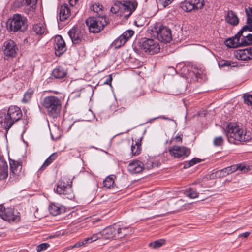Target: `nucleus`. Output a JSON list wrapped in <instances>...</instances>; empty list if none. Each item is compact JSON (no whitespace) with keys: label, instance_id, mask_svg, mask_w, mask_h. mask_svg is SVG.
I'll return each mask as SVG.
<instances>
[{"label":"nucleus","instance_id":"nucleus-1","mask_svg":"<svg viewBox=\"0 0 252 252\" xmlns=\"http://www.w3.org/2000/svg\"><path fill=\"white\" fill-rule=\"evenodd\" d=\"M226 136L229 142L236 143L237 141L246 142L251 139V133L234 123H229L226 128Z\"/></svg>","mask_w":252,"mask_h":252},{"label":"nucleus","instance_id":"nucleus-2","mask_svg":"<svg viewBox=\"0 0 252 252\" xmlns=\"http://www.w3.org/2000/svg\"><path fill=\"white\" fill-rule=\"evenodd\" d=\"M131 232V228L122 222H118L106 227L101 231L103 239L121 238Z\"/></svg>","mask_w":252,"mask_h":252},{"label":"nucleus","instance_id":"nucleus-3","mask_svg":"<svg viewBox=\"0 0 252 252\" xmlns=\"http://www.w3.org/2000/svg\"><path fill=\"white\" fill-rule=\"evenodd\" d=\"M42 106L47 110L49 116L56 118L60 113L62 103L61 100L55 96L45 97L42 102Z\"/></svg>","mask_w":252,"mask_h":252},{"label":"nucleus","instance_id":"nucleus-4","mask_svg":"<svg viewBox=\"0 0 252 252\" xmlns=\"http://www.w3.org/2000/svg\"><path fill=\"white\" fill-rule=\"evenodd\" d=\"M86 23L91 32L98 33L108 24V20L105 15H100L89 17Z\"/></svg>","mask_w":252,"mask_h":252},{"label":"nucleus","instance_id":"nucleus-5","mask_svg":"<svg viewBox=\"0 0 252 252\" xmlns=\"http://www.w3.org/2000/svg\"><path fill=\"white\" fill-rule=\"evenodd\" d=\"M71 182L66 177L62 178L57 183L54 191L59 194L62 195L64 198L71 199L73 197L71 188Z\"/></svg>","mask_w":252,"mask_h":252},{"label":"nucleus","instance_id":"nucleus-6","mask_svg":"<svg viewBox=\"0 0 252 252\" xmlns=\"http://www.w3.org/2000/svg\"><path fill=\"white\" fill-rule=\"evenodd\" d=\"M8 28L14 32H24L27 29V19L20 14H14L8 22Z\"/></svg>","mask_w":252,"mask_h":252},{"label":"nucleus","instance_id":"nucleus-7","mask_svg":"<svg viewBox=\"0 0 252 252\" xmlns=\"http://www.w3.org/2000/svg\"><path fill=\"white\" fill-rule=\"evenodd\" d=\"M176 67L177 69H181V73L185 75L187 79L190 78V81H199V79L202 78L203 75L202 69L196 68L189 69L184 63H179Z\"/></svg>","mask_w":252,"mask_h":252},{"label":"nucleus","instance_id":"nucleus-8","mask_svg":"<svg viewBox=\"0 0 252 252\" xmlns=\"http://www.w3.org/2000/svg\"><path fill=\"white\" fill-rule=\"evenodd\" d=\"M0 217L8 222H18L20 220V213L12 208H5L0 205Z\"/></svg>","mask_w":252,"mask_h":252},{"label":"nucleus","instance_id":"nucleus-9","mask_svg":"<svg viewBox=\"0 0 252 252\" xmlns=\"http://www.w3.org/2000/svg\"><path fill=\"white\" fill-rule=\"evenodd\" d=\"M121 17L127 19L136 10L137 2L135 0H120Z\"/></svg>","mask_w":252,"mask_h":252},{"label":"nucleus","instance_id":"nucleus-10","mask_svg":"<svg viewBox=\"0 0 252 252\" xmlns=\"http://www.w3.org/2000/svg\"><path fill=\"white\" fill-rule=\"evenodd\" d=\"M204 5V0H186L181 3V7L185 11L191 12L202 9Z\"/></svg>","mask_w":252,"mask_h":252},{"label":"nucleus","instance_id":"nucleus-11","mask_svg":"<svg viewBox=\"0 0 252 252\" xmlns=\"http://www.w3.org/2000/svg\"><path fill=\"white\" fill-rule=\"evenodd\" d=\"M141 49L151 55L158 53L160 47L158 42L152 39H145L140 45Z\"/></svg>","mask_w":252,"mask_h":252},{"label":"nucleus","instance_id":"nucleus-12","mask_svg":"<svg viewBox=\"0 0 252 252\" xmlns=\"http://www.w3.org/2000/svg\"><path fill=\"white\" fill-rule=\"evenodd\" d=\"M64 3L60 7L59 19L61 21H64L67 19L71 14V9L68 7V3L71 7L76 5L78 0H63Z\"/></svg>","mask_w":252,"mask_h":252},{"label":"nucleus","instance_id":"nucleus-13","mask_svg":"<svg viewBox=\"0 0 252 252\" xmlns=\"http://www.w3.org/2000/svg\"><path fill=\"white\" fill-rule=\"evenodd\" d=\"M10 177L9 179L16 181L22 175L21 162L14 159H9Z\"/></svg>","mask_w":252,"mask_h":252},{"label":"nucleus","instance_id":"nucleus-14","mask_svg":"<svg viewBox=\"0 0 252 252\" xmlns=\"http://www.w3.org/2000/svg\"><path fill=\"white\" fill-rule=\"evenodd\" d=\"M170 155L175 158H182L188 157L190 154V149L185 147L173 145L169 148Z\"/></svg>","mask_w":252,"mask_h":252},{"label":"nucleus","instance_id":"nucleus-15","mask_svg":"<svg viewBox=\"0 0 252 252\" xmlns=\"http://www.w3.org/2000/svg\"><path fill=\"white\" fill-rule=\"evenodd\" d=\"M68 34L74 44L82 42L86 36L84 31L78 27H73L68 32Z\"/></svg>","mask_w":252,"mask_h":252},{"label":"nucleus","instance_id":"nucleus-16","mask_svg":"<svg viewBox=\"0 0 252 252\" xmlns=\"http://www.w3.org/2000/svg\"><path fill=\"white\" fill-rule=\"evenodd\" d=\"M158 39L162 42H169L172 39L171 31L168 27L161 26L158 29L156 30Z\"/></svg>","mask_w":252,"mask_h":252},{"label":"nucleus","instance_id":"nucleus-17","mask_svg":"<svg viewBox=\"0 0 252 252\" xmlns=\"http://www.w3.org/2000/svg\"><path fill=\"white\" fill-rule=\"evenodd\" d=\"M17 50V45L13 40H7L4 43L3 53L7 58L15 57Z\"/></svg>","mask_w":252,"mask_h":252},{"label":"nucleus","instance_id":"nucleus-18","mask_svg":"<svg viewBox=\"0 0 252 252\" xmlns=\"http://www.w3.org/2000/svg\"><path fill=\"white\" fill-rule=\"evenodd\" d=\"M54 47L56 56H60L66 50L65 42L61 35H57L54 39Z\"/></svg>","mask_w":252,"mask_h":252},{"label":"nucleus","instance_id":"nucleus-19","mask_svg":"<svg viewBox=\"0 0 252 252\" xmlns=\"http://www.w3.org/2000/svg\"><path fill=\"white\" fill-rule=\"evenodd\" d=\"M244 30L241 29L234 37L225 40V45L229 48H236L241 45L243 46L241 35L242 32Z\"/></svg>","mask_w":252,"mask_h":252},{"label":"nucleus","instance_id":"nucleus-20","mask_svg":"<svg viewBox=\"0 0 252 252\" xmlns=\"http://www.w3.org/2000/svg\"><path fill=\"white\" fill-rule=\"evenodd\" d=\"M7 114L12 124L18 121L22 116L20 108L16 106H11L7 111Z\"/></svg>","mask_w":252,"mask_h":252},{"label":"nucleus","instance_id":"nucleus-21","mask_svg":"<svg viewBox=\"0 0 252 252\" xmlns=\"http://www.w3.org/2000/svg\"><path fill=\"white\" fill-rule=\"evenodd\" d=\"M234 56L238 60L246 61L252 59V47L235 51Z\"/></svg>","mask_w":252,"mask_h":252},{"label":"nucleus","instance_id":"nucleus-22","mask_svg":"<svg viewBox=\"0 0 252 252\" xmlns=\"http://www.w3.org/2000/svg\"><path fill=\"white\" fill-rule=\"evenodd\" d=\"M127 169L132 174H139L143 171V163L139 160H133L128 164Z\"/></svg>","mask_w":252,"mask_h":252},{"label":"nucleus","instance_id":"nucleus-23","mask_svg":"<svg viewBox=\"0 0 252 252\" xmlns=\"http://www.w3.org/2000/svg\"><path fill=\"white\" fill-rule=\"evenodd\" d=\"M0 125L6 131H8L13 125L5 111L0 112Z\"/></svg>","mask_w":252,"mask_h":252},{"label":"nucleus","instance_id":"nucleus-24","mask_svg":"<svg viewBox=\"0 0 252 252\" xmlns=\"http://www.w3.org/2000/svg\"><path fill=\"white\" fill-rule=\"evenodd\" d=\"M243 46L252 44V26L242 32Z\"/></svg>","mask_w":252,"mask_h":252},{"label":"nucleus","instance_id":"nucleus-25","mask_svg":"<svg viewBox=\"0 0 252 252\" xmlns=\"http://www.w3.org/2000/svg\"><path fill=\"white\" fill-rule=\"evenodd\" d=\"M50 213L53 216H57L65 212V208L55 203L51 204L49 206Z\"/></svg>","mask_w":252,"mask_h":252},{"label":"nucleus","instance_id":"nucleus-26","mask_svg":"<svg viewBox=\"0 0 252 252\" xmlns=\"http://www.w3.org/2000/svg\"><path fill=\"white\" fill-rule=\"evenodd\" d=\"M8 176V166L6 161L0 159V181L6 179Z\"/></svg>","mask_w":252,"mask_h":252},{"label":"nucleus","instance_id":"nucleus-27","mask_svg":"<svg viewBox=\"0 0 252 252\" xmlns=\"http://www.w3.org/2000/svg\"><path fill=\"white\" fill-rule=\"evenodd\" d=\"M226 22L232 26H236L239 23V19L236 14L232 10L229 11L225 17Z\"/></svg>","mask_w":252,"mask_h":252},{"label":"nucleus","instance_id":"nucleus-28","mask_svg":"<svg viewBox=\"0 0 252 252\" xmlns=\"http://www.w3.org/2000/svg\"><path fill=\"white\" fill-rule=\"evenodd\" d=\"M32 31L38 35H42L47 32L45 25L43 23L34 24L32 26Z\"/></svg>","mask_w":252,"mask_h":252},{"label":"nucleus","instance_id":"nucleus-29","mask_svg":"<svg viewBox=\"0 0 252 252\" xmlns=\"http://www.w3.org/2000/svg\"><path fill=\"white\" fill-rule=\"evenodd\" d=\"M202 186V184H197L195 188L192 187L188 188L186 189L185 194L187 196L190 198H196L198 197V193L197 192V189H198L200 187Z\"/></svg>","mask_w":252,"mask_h":252},{"label":"nucleus","instance_id":"nucleus-30","mask_svg":"<svg viewBox=\"0 0 252 252\" xmlns=\"http://www.w3.org/2000/svg\"><path fill=\"white\" fill-rule=\"evenodd\" d=\"M218 64L220 68H227L229 69V68L236 67L238 65L235 62L222 59L219 60Z\"/></svg>","mask_w":252,"mask_h":252},{"label":"nucleus","instance_id":"nucleus-31","mask_svg":"<svg viewBox=\"0 0 252 252\" xmlns=\"http://www.w3.org/2000/svg\"><path fill=\"white\" fill-rule=\"evenodd\" d=\"M158 166V162L153 158H148L143 163V171L145 170H150L154 167Z\"/></svg>","mask_w":252,"mask_h":252},{"label":"nucleus","instance_id":"nucleus-32","mask_svg":"<svg viewBox=\"0 0 252 252\" xmlns=\"http://www.w3.org/2000/svg\"><path fill=\"white\" fill-rule=\"evenodd\" d=\"M52 74L57 79H62L66 76V71L63 67L59 66L53 70Z\"/></svg>","mask_w":252,"mask_h":252},{"label":"nucleus","instance_id":"nucleus-33","mask_svg":"<svg viewBox=\"0 0 252 252\" xmlns=\"http://www.w3.org/2000/svg\"><path fill=\"white\" fill-rule=\"evenodd\" d=\"M246 14L247 17V25L244 26L242 29L244 31L247 30L248 27L252 26V7H248L245 9Z\"/></svg>","mask_w":252,"mask_h":252},{"label":"nucleus","instance_id":"nucleus-34","mask_svg":"<svg viewBox=\"0 0 252 252\" xmlns=\"http://www.w3.org/2000/svg\"><path fill=\"white\" fill-rule=\"evenodd\" d=\"M57 157V154L54 153L51 154L44 161L42 165L41 166L39 170H43L49 166L53 161H54Z\"/></svg>","mask_w":252,"mask_h":252},{"label":"nucleus","instance_id":"nucleus-35","mask_svg":"<svg viewBox=\"0 0 252 252\" xmlns=\"http://www.w3.org/2000/svg\"><path fill=\"white\" fill-rule=\"evenodd\" d=\"M141 150L140 141H136L135 144L132 143L131 146V154L132 156H137L140 153Z\"/></svg>","mask_w":252,"mask_h":252},{"label":"nucleus","instance_id":"nucleus-36","mask_svg":"<svg viewBox=\"0 0 252 252\" xmlns=\"http://www.w3.org/2000/svg\"><path fill=\"white\" fill-rule=\"evenodd\" d=\"M115 177L114 175L107 176L103 181V186L107 188H111L114 185V179Z\"/></svg>","mask_w":252,"mask_h":252},{"label":"nucleus","instance_id":"nucleus-37","mask_svg":"<svg viewBox=\"0 0 252 252\" xmlns=\"http://www.w3.org/2000/svg\"><path fill=\"white\" fill-rule=\"evenodd\" d=\"M90 9L97 13L96 15H103L102 11V5L99 3H94L90 6Z\"/></svg>","mask_w":252,"mask_h":252},{"label":"nucleus","instance_id":"nucleus-38","mask_svg":"<svg viewBox=\"0 0 252 252\" xmlns=\"http://www.w3.org/2000/svg\"><path fill=\"white\" fill-rule=\"evenodd\" d=\"M101 234V232L100 231L98 233L94 234L86 238L85 239L86 243L88 244L94 242L98 239H102V237Z\"/></svg>","mask_w":252,"mask_h":252},{"label":"nucleus","instance_id":"nucleus-39","mask_svg":"<svg viewBox=\"0 0 252 252\" xmlns=\"http://www.w3.org/2000/svg\"><path fill=\"white\" fill-rule=\"evenodd\" d=\"M33 93L34 91L32 89H29L24 94L23 102L25 103L28 102L31 99Z\"/></svg>","mask_w":252,"mask_h":252},{"label":"nucleus","instance_id":"nucleus-40","mask_svg":"<svg viewBox=\"0 0 252 252\" xmlns=\"http://www.w3.org/2000/svg\"><path fill=\"white\" fill-rule=\"evenodd\" d=\"M21 1L24 5L30 6V11H34L37 0H21Z\"/></svg>","mask_w":252,"mask_h":252},{"label":"nucleus","instance_id":"nucleus-41","mask_svg":"<svg viewBox=\"0 0 252 252\" xmlns=\"http://www.w3.org/2000/svg\"><path fill=\"white\" fill-rule=\"evenodd\" d=\"M126 42L121 36H119L112 43V46L115 48H119L124 45Z\"/></svg>","mask_w":252,"mask_h":252},{"label":"nucleus","instance_id":"nucleus-42","mask_svg":"<svg viewBox=\"0 0 252 252\" xmlns=\"http://www.w3.org/2000/svg\"><path fill=\"white\" fill-rule=\"evenodd\" d=\"M110 11L113 13H119L121 16V8L120 0H117L111 7Z\"/></svg>","mask_w":252,"mask_h":252},{"label":"nucleus","instance_id":"nucleus-43","mask_svg":"<svg viewBox=\"0 0 252 252\" xmlns=\"http://www.w3.org/2000/svg\"><path fill=\"white\" fill-rule=\"evenodd\" d=\"M134 34V31L131 30H128L125 31L123 34H122L120 36L124 38V40L126 42L127 41L129 38L131 37V36Z\"/></svg>","mask_w":252,"mask_h":252},{"label":"nucleus","instance_id":"nucleus-44","mask_svg":"<svg viewBox=\"0 0 252 252\" xmlns=\"http://www.w3.org/2000/svg\"><path fill=\"white\" fill-rule=\"evenodd\" d=\"M164 240L163 239L156 240L150 243L149 244V246L154 249L158 248L161 247L164 243Z\"/></svg>","mask_w":252,"mask_h":252},{"label":"nucleus","instance_id":"nucleus-45","mask_svg":"<svg viewBox=\"0 0 252 252\" xmlns=\"http://www.w3.org/2000/svg\"><path fill=\"white\" fill-rule=\"evenodd\" d=\"M24 43L28 45H35L36 41L34 40V35L33 34L29 35L28 37L24 39Z\"/></svg>","mask_w":252,"mask_h":252},{"label":"nucleus","instance_id":"nucleus-46","mask_svg":"<svg viewBox=\"0 0 252 252\" xmlns=\"http://www.w3.org/2000/svg\"><path fill=\"white\" fill-rule=\"evenodd\" d=\"M201 161V159L198 158H193L191 160L187 162L185 165V168H189L192 166H193L196 163H199Z\"/></svg>","mask_w":252,"mask_h":252},{"label":"nucleus","instance_id":"nucleus-47","mask_svg":"<svg viewBox=\"0 0 252 252\" xmlns=\"http://www.w3.org/2000/svg\"><path fill=\"white\" fill-rule=\"evenodd\" d=\"M50 247V244L48 243H43L37 246L36 251L37 252L45 251Z\"/></svg>","mask_w":252,"mask_h":252},{"label":"nucleus","instance_id":"nucleus-48","mask_svg":"<svg viewBox=\"0 0 252 252\" xmlns=\"http://www.w3.org/2000/svg\"><path fill=\"white\" fill-rule=\"evenodd\" d=\"M183 134L181 133H178L176 136H172L171 141L175 143L182 142Z\"/></svg>","mask_w":252,"mask_h":252},{"label":"nucleus","instance_id":"nucleus-49","mask_svg":"<svg viewBox=\"0 0 252 252\" xmlns=\"http://www.w3.org/2000/svg\"><path fill=\"white\" fill-rule=\"evenodd\" d=\"M244 102L248 105H252V94H246L244 95Z\"/></svg>","mask_w":252,"mask_h":252},{"label":"nucleus","instance_id":"nucleus-50","mask_svg":"<svg viewBox=\"0 0 252 252\" xmlns=\"http://www.w3.org/2000/svg\"><path fill=\"white\" fill-rule=\"evenodd\" d=\"M223 140L221 136L215 137L213 141L214 145L215 146H220L223 143Z\"/></svg>","mask_w":252,"mask_h":252},{"label":"nucleus","instance_id":"nucleus-51","mask_svg":"<svg viewBox=\"0 0 252 252\" xmlns=\"http://www.w3.org/2000/svg\"><path fill=\"white\" fill-rule=\"evenodd\" d=\"M236 166H237V171L239 170V171H242L243 172H247L249 169V168L248 166L247 167L245 165V164H244L243 163H240V164H236Z\"/></svg>","mask_w":252,"mask_h":252},{"label":"nucleus","instance_id":"nucleus-52","mask_svg":"<svg viewBox=\"0 0 252 252\" xmlns=\"http://www.w3.org/2000/svg\"><path fill=\"white\" fill-rule=\"evenodd\" d=\"M173 0H158V3L163 6V7H166L170 4Z\"/></svg>","mask_w":252,"mask_h":252},{"label":"nucleus","instance_id":"nucleus-53","mask_svg":"<svg viewBox=\"0 0 252 252\" xmlns=\"http://www.w3.org/2000/svg\"><path fill=\"white\" fill-rule=\"evenodd\" d=\"M217 174L219 175V177H222V178L225 177L228 175L227 174V173L226 172V170L225 168L221 170L218 171V172L217 173Z\"/></svg>","mask_w":252,"mask_h":252},{"label":"nucleus","instance_id":"nucleus-54","mask_svg":"<svg viewBox=\"0 0 252 252\" xmlns=\"http://www.w3.org/2000/svg\"><path fill=\"white\" fill-rule=\"evenodd\" d=\"M112 79H113V78H112V75L111 74L107 76L105 81L103 82V84L109 85L111 87H112L111 82H112Z\"/></svg>","mask_w":252,"mask_h":252},{"label":"nucleus","instance_id":"nucleus-55","mask_svg":"<svg viewBox=\"0 0 252 252\" xmlns=\"http://www.w3.org/2000/svg\"><path fill=\"white\" fill-rule=\"evenodd\" d=\"M86 244H87V243H86L85 240L84 239L82 241L78 242L77 243H76L75 244H74L73 246H72V248H78L81 246L85 245Z\"/></svg>","mask_w":252,"mask_h":252},{"label":"nucleus","instance_id":"nucleus-56","mask_svg":"<svg viewBox=\"0 0 252 252\" xmlns=\"http://www.w3.org/2000/svg\"><path fill=\"white\" fill-rule=\"evenodd\" d=\"M157 119H164L165 120L171 121L174 122L176 123V122H175V121L174 120V119L173 118H168L164 115H161V116L154 118L153 119V120H156Z\"/></svg>","mask_w":252,"mask_h":252},{"label":"nucleus","instance_id":"nucleus-57","mask_svg":"<svg viewBox=\"0 0 252 252\" xmlns=\"http://www.w3.org/2000/svg\"><path fill=\"white\" fill-rule=\"evenodd\" d=\"M250 234V233L249 232H246L245 233L240 234L239 237H243V238H247L249 236Z\"/></svg>","mask_w":252,"mask_h":252},{"label":"nucleus","instance_id":"nucleus-58","mask_svg":"<svg viewBox=\"0 0 252 252\" xmlns=\"http://www.w3.org/2000/svg\"><path fill=\"white\" fill-rule=\"evenodd\" d=\"M229 168H231V171L232 173L235 171H237L236 164L230 166H229Z\"/></svg>","mask_w":252,"mask_h":252},{"label":"nucleus","instance_id":"nucleus-59","mask_svg":"<svg viewBox=\"0 0 252 252\" xmlns=\"http://www.w3.org/2000/svg\"><path fill=\"white\" fill-rule=\"evenodd\" d=\"M51 136L52 139L53 140H57L60 137V135L56 136L54 137L53 134L52 132L51 133Z\"/></svg>","mask_w":252,"mask_h":252},{"label":"nucleus","instance_id":"nucleus-60","mask_svg":"<svg viewBox=\"0 0 252 252\" xmlns=\"http://www.w3.org/2000/svg\"><path fill=\"white\" fill-rule=\"evenodd\" d=\"M225 168V169L226 170V172L227 173V174L228 175L232 173V172L231 171V168H229V166L227 167H226Z\"/></svg>","mask_w":252,"mask_h":252},{"label":"nucleus","instance_id":"nucleus-61","mask_svg":"<svg viewBox=\"0 0 252 252\" xmlns=\"http://www.w3.org/2000/svg\"><path fill=\"white\" fill-rule=\"evenodd\" d=\"M169 68H170V69H171V70H173V71H174L175 73L176 72V70L174 69V68L171 67H170Z\"/></svg>","mask_w":252,"mask_h":252},{"label":"nucleus","instance_id":"nucleus-62","mask_svg":"<svg viewBox=\"0 0 252 252\" xmlns=\"http://www.w3.org/2000/svg\"><path fill=\"white\" fill-rule=\"evenodd\" d=\"M134 23H135V25H136V26H140L139 25H138V24H137V21H135L134 22Z\"/></svg>","mask_w":252,"mask_h":252}]
</instances>
